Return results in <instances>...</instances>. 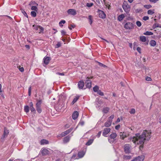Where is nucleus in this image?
Masks as SVG:
<instances>
[{
  "label": "nucleus",
  "mask_w": 161,
  "mask_h": 161,
  "mask_svg": "<svg viewBox=\"0 0 161 161\" xmlns=\"http://www.w3.org/2000/svg\"><path fill=\"white\" fill-rule=\"evenodd\" d=\"M71 136L68 135L64 137L63 139V142L64 143H66L68 142L70 139Z\"/></svg>",
  "instance_id": "ddd939ff"
},
{
  "label": "nucleus",
  "mask_w": 161,
  "mask_h": 161,
  "mask_svg": "<svg viewBox=\"0 0 161 161\" xmlns=\"http://www.w3.org/2000/svg\"><path fill=\"white\" fill-rule=\"evenodd\" d=\"M112 122V120L110 119H108V120L105 122L104 124V126L106 127H109L111 125Z\"/></svg>",
  "instance_id": "aec40b11"
},
{
  "label": "nucleus",
  "mask_w": 161,
  "mask_h": 161,
  "mask_svg": "<svg viewBox=\"0 0 161 161\" xmlns=\"http://www.w3.org/2000/svg\"><path fill=\"white\" fill-rule=\"evenodd\" d=\"M93 4L92 3H86V6L89 7H90L92 6H93Z\"/></svg>",
  "instance_id": "603ef678"
},
{
  "label": "nucleus",
  "mask_w": 161,
  "mask_h": 161,
  "mask_svg": "<svg viewBox=\"0 0 161 161\" xmlns=\"http://www.w3.org/2000/svg\"><path fill=\"white\" fill-rule=\"evenodd\" d=\"M33 27H34V29L36 31L38 30L39 27H40V29L41 30H40V31H44V28L42 26L39 25H33Z\"/></svg>",
  "instance_id": "dca6fc26"
},
{
  "label": "nucleus",
  "mask_w": 161,
  "mask_h": 161,
  "mask_svg": "<svg viewBox=\"0 0 161 161\" xmlns=\"http://www.w3.org/2000/svg\"><path fill=\"white\" fill-rule=\"evenodd\" d=\"M101 133V131H100L98 132L97 134V137L99 138L100 137V136Z\"/></svg>",
  "instance_id": "680f3d73"
},
{
  "label": "nucleus",
  "mask_w": 161,
  "mask_h": 161,
  "mask_svg": "<svg viewBox=\"0 0 161 161\" xmlns=\"http://www.w3.org/2000/svg\"><path fill=\"white\" fill-rule=\"evenodd\" d=\"M149 44L151 46L154 47L156 45V42L154 40H151L150 41Z\"/></svg>",
  "instance_id": "a878e982"
},
{
  "label": "nucleus",
  "mask_w": 161,
  "mask_h": 161,
  "mask_svg": "<svg viewBox=\"0 0 161 161\" xmlns=\"http://www.w3.org/2000/svg\"><path fill=\"white\" fill-rule=\"evenodd\" d=\"M84 124V122L83 121L81 120L79 122V124L83 126Z\"/></svg>",
  "instance_id": "13d9d810"
},
{
  "label": "nucleus",
  "mask_w": 161,
  "mask_h": 161,
  "mask_svg": "<svg viewBox=\"0 0 161 161\" xmlns=\"http://www.w3.org/2000/svg\"><path fill=\"white\" fill-rule=\"evenodd\" d=\"M75 27V25H71L69 26L68 28L69 30H71L72 28H74Z\"/></svg>",
  "instance_id": "a18cd8bd"
},
{
  "label": "nucleus",
  "mask_w": 161,
  "mask_h": 161,
  "mask_svg": "<svg viewBox=\"0 0 161 161\" xmlns=\"http://www.w3.org/2000/svg\"><path fill=\"white\" fill-rule=\"evenodd\" d=\"M151 132L150 130H144L141 134H137L136 136L131 139L135 144H140V148H143V145L145 140L149 141L151 138Z\"/></svg>",
  "instance_id": "f257e3e1"
},
{
  "label": "nucleus",
  "mask_w": 161,
  "mask_h": 161,
  "mask_svg": "<svg viewBox=\"0 0 161 161\" xmlns=\"http://www.w3.org/2000/svg\"><path fill=\"white\" fill-rule=\"evenodd\" d=\"M146 80L148 81H150L151 80V78L149 77H147L146 78Z\"/></svg>",
  "instance_id": "bf43d9fd"
},
{
  "label": "nucleus",
  "mask_w": 161,
  "mask_h": 161,
  "mask_svg": "<svg viewBox=\"0 0 161 161\" xmlns=\"http://www.w3.org/2000/svg\"><path fill=\"white\" fill-rule=\"evenodd\" d=\"M149 1L151 2L155 3L158 1V0H149Z\"/></svg>",
  "instance_id": "052dcab7"
},
{
  "label": "nucleus",
  "mask_w": 161,
  "mask_h": 161,
  "mask_svg": "<svg viewBox=\"0 0 161 161\" xmlns=\"http://www.w3.org/2000/svg\"><path fill=\"white\" fill-rule=\"evenodd\" d=\"M122 7L125 11L128 14L130 10V6L126 2H124L122 5Z\"/></svg>",
  "instance_id": "20e7f679"
},
{
  "label": "nucleus",
  "mask_w": 161,
  "mask_h": 161,
  "mask_svg": "<svg viewBox=\"0 0 161 161\" xmlns=\"http://www.w3.org/2000/svg\"><path fill=\"white\" fill-rule=\"evenodd\" d=\"M78 85L79 88L82 89L84 86V83L83 81L80 80L79 82Z\"/></svg>",
  "instance_id": "4468645a"
},
{
  "label": "nucleus",
  "mask_w": 161,
  "mask_h": 161,
  "mask_svg": "<svg viewBox=\"0 0 161 161\" xmlns=\"http://www.w3.org/2000/svg\"><path fill=\"white\" fill-rule=\"evenodd\" d=\"M21 11L22 13L24 15L25 17L28 18V15H27V14H26V13L25 12L23 9H21Z\"/></svg>",
  "instance_id": "4c0bfd02"
},
{
  "label": "nucleus",
  "mask_w": 161,
  "mask_h": 161,
  "mask_svg": "<svg viewBox=\"0 0 161 161\" xmlns=\"http://www.w3.org/2000/svg\"><path fill=\"white\" fill-rule=\"evenodd\" d=\"M129 112L130 114H134L136 112V110L134 108H132Z\"/></svg>",
  "instance_id": "a19ab883"
},
{
  "label": "nucleus",
  "mask_w": 161,
  "mask_h": 161,
  "mask_svg": "<svg viewBox=\"0 0 161 161\" xmlns=\"http://www.w3.org/2000/svg\"><path fill=\"white\" fill-rule=\"evenodd\" d=\"M85 154V152L83 151H81L78 153V158H82Z\"/></svg>",
  "instance_id": "f3484780"
},
{
  "label": "nucleus",
  "mask_w": 161,
  "mask_h": 161,
  "mask_svg": "<svg viewBox=\"0 0 161 161\" xmlns=\"http://www.w3.org/2000/svg\"><path fill=\"white\" fill-rule=\"evenodd\" d=\"M111 129L109 128H104L103 132V135L104 136L107 137V135L110 131Z\"/></svg>",
  "instance_id": "6e6552de"
},
{
  "label": "nucleus",
  "mask_w": 161,
  "mask_h": 161,
  "mask_svg": "<svg viewBox=\"0 0 161 161\" xmlns=\"http://www.w3.org/2000/svg\"><path fill=\"white\" fill-rule=\"evenodd\" d=\"M93 142V140L90 139L86 143V145L89 146Z\"/></svg>",
  "instance_id": "473e14b6"
},
{
  "label": "nucleus",
  "mask_w": 161,
  "mask_h": 161,
  "mask_svg": "<svg viewBox=\"0 0 161 161\" xmlns=\"http://www.w3.org/2000/svg\"><path fill=\"white\" fill-rule=\"evenodd\" d=\"M61 46V43L60 42H58L55 46V47L56 48H58L60 47Z\"/></svg>",
  "instance_id": "864d4df0"
},
{
  "label": "nucleus",
  "mask_w": 161,
  "mask_h": 161,
  "mask_svg": "<svg viewBox=\"0 0 161 161\" xmlns=\"http://www.w3.org/2000/svg\"><path fill=\"white\" fill-rule=\"evenodd\" d=\"M144 7L147 9L150 8L152 7V6L151 5H145L144 6Z\"/></svg>",
  "instance_id": "49530a36"
},
{
  "label": "nucleus",
  "mask_w": 161,
  "mask_h": 161,
  "mask_svg": "<svg viewBox=\"0 0 161 161\" xmlns=\"http://www.w3.org/2000/svg\"><path fill=\"white\" fill-rule=\"evenodd\" d=\"M88 19L90 24L91 25L92 23V17L91 15H89L88 16Z\"/></svg>",
  "instance_id": "c9c22d12"
},
{
  "label": "nucleus",
  "mask_w": 161,
  "mask_h": 161,
  "mask_svg": "<svg viewBox=\"0 0 161 161\" xmlns=\"http://www.w3.org/2000/svg\"><path fill=\"white\" fill-rule=\"evenodd\" d=\"M23 160L20 159H15L14 161H22Z\"/></svg>",
  "instance_id": "774afa93"
},
{
  "label": "nucleus",
  "mask_w": 161,
  "mask_h": 161,
  "mask_svg": "<svg viewBox=\"0 0 161 161\" xmlns=\"http://www.w3.org/2000/svg\"><path fill=\"white\" fill-rule=\"evenodd\" d=\"M31 15L33 17H35L36 16V13L34 11H32L31 12Z\"/></svg>",
  "instance_id": "e433bc0d"
},
{
  "label": "nucleus",
  "mask_w": 161,
  "mask_h": 161,
  "mask_svg": "<svg viewBox=\"0 0 161 161\" xmlns=\"http://www.w3.org/2000/svg\"><path fill=\"white\" fill-rule=\"evenodd\" d=\"M42 153L43 155H45L48 154L49 153V151L47 149L44 148L42 150Z\"/></svg>",
  "instance_id": "6ab92c4d"
},
{
  "label": "nucleus",
  "mask_w": 161,
  "mask_h": 161,
  "mask_svg": "<svg viewBox=\"0 0 161 161\" xmlns=\"http://www.w3.org/2000/svg\"><path fill=\"white\" fill-rule=\"evenodd\" d=\"M119 136L121 138L124 139L125 138L129 136V134L125 132H120L119 133Z\"/></svg>",
  "instance_id": "9b49d317"
},
{
  "label": "nucleus",
  "mask_w": 161,
  "mask_h": 161,
  "mask_svg": "<svg viewBox=\"0 0 161 161\" xmlns=\"http://www.w3.org/2000/svg\"><path fill=\"white\" fill-rule=\"evenodd\" d=\"M73 130V128H71L66 130L65 131L62 132L61 134L58 135L57 136V138H58V139H60L62 137L67 135L69 133H70L72 130Z\"/></svg>",
  "instance_id": "f03ea898"
},
{
  "label": "nucleus",
  "mask_w": 161,
  "mask_h": 161,
  "mask_svg": "<svg viewBox=\"0 0 161 161\" xmlns=\"http://www.w3.org/2000/svg\"><path fill=\"white\" fill-rule=\"evenodd\" d=\"M143 34L145 35H152L153 34V33L151 32L147 31L146 32L144 33Z\"/></svg>",
  "instance_id": "2f4dec72"
},
{
  "label": "nucleus",
  "mask_w": 161,
  "mask_h": 161,
  "mask_svg": "<svg viewBox=\"0 0 161 161\" xmlns=\"http://www.w3.org/2000/svg\"><path fill=\"white\" fill-rule=\"evenodd\" d=\"M125 17V15L124 14H121L119 15L118 17V20L119 21H121L123 20L124 18Z\"/></svg>",
  "instance_id": "4be33fe9"
},
{
  "label": "nucleus",
  "mask_w": 161,
  "mask_h": 161,
  "mask_svg": "<svg viewBox=\"0 0 161 161\" xmlns=\"http://www.w3.org/2000/svg\"><path fill=\"white\" fill-rule=\"evenodd\" d=\"M144 157L143 156H138L131 161H143Z\"/></svg>",
  "instance_id": "9d476101"
},
{
  "label": "nucleus",
  "mask_w": 161,
  "mask_h": 161,
  "mask_svg": "<svg viewBox=\"0 0 161 161\" xmlns=\"http://www.w3.org/2000/svg\"><path fill=\"white\" fill-rule=\"evenodd\" d=\"M134 25L132 22H127L124 25V28L127 30H131L134 29Z\"/></svg>",
  "instance_id": "7ed1b4c3"
},
{
  "label": "nucleus",
  "mask_w": 161,
  "mask_h": 161,
  "mask_svg": "<svg viewBox=\"0 0 161 161\" xmlns=\"http://www.w3.org/2000/svg\"><path fill=\"white\" fill-rule=\"evenodd\" d=\"M157 27L161 28V25L155 23L153 26V29Z\"/></svg>",
  "instance_id": "c85d7f7f"
},
{
  "label": "nucleus",
  "mask_w": 161,
  "mask_h": 161,
  "mask_svg": "<svg viewBox=\"0 0 161 161\" xmlns=\"http://www.w3.org/2000/svg\"><path fill=\"white\" fill-rule=\"evenodd\" d=\"M41 145L47 144L49 143L48 142L47 140L45 139L42 140L40 142Z\"/></svg>",
  "instance_id": "b1692460"
},
{
  "label": "nucleus",
  "mask_w": 161,
  "mask_h": 161,
  "mask_svg": "<svg viewBox=\"0 0 161 161\" xmlns=\"http://www.w3.org/2000/svg\"><path fill=\"white\" fill-rule=\"evenodd\" d=\"M66 22L65 20H62L59 23V25L60 27L63 26V25L62 24V23L64 24Z\"/></svg>",
  "instance_id": "f704fd0d"
},
{
  "label": "nucleus",
  "mask_w": 161,
  "mask_h": 161,
  "mask_svg": "<svg viewBox=\"0 0 161 161\" xmlns=\"http://www.w3.org/2000/svg\"><path fill=\"white\" fill-rule=\"evenodd\" d=\"M131 157L130 156L125 155L124 156V158L125 159H129L131 158Z\"/></svg>",
  "instance_id": "ea45409f"
},
{
  "label": "nucleus",
  "mask_w": 161,
  "mask_h": 161,
  "mask_svg": "<svg viewBox=\"0 0 161 161\" xmlns=\"http://www.w3.org/2000/svg\"><path fill=\"white\" fill-rule=\"evenodd\" d=\"M79 115V113L77 111H74L72 114V118L74 119H76Z\"/></svg>",
  "instance_id": "412c9836"
},
{
  "label": "nucleus",
  "mask_w": 161,
  "mask_h": 161,
  "mask_svg": "<svg viewBox=\"0 0 161 161\" xmlns=\"http://www.w3.org/2000/svg\"><path fill=\"white\" fill-rule=\"evenodd\" d=\"M103 1H104V4L106 7L108 8L110 6V3L109 2L105 1V0H103Z\"/></svg>",
  "instance_id": "72a5a7b5"
},
{
  "label": "nucleus",
  "mask_w": 161,
  "mask_h": 161,
  "mask_svg": "<svg viewBox=\"0 0 161 161\" xmlns=\"http://www.w3.org/2000/svg\"><path fill=\"white\" fill-rule=\"evenodd\" d=\"M97 92L99 95H100V96H103L104 95L103 93L102 92L101 90H99Z\"/></svg>",
  "instance_id": "8fccbe9b"
},
{
  "label": "nucleus",
  "mask_w": 161,
  "mask_h": 161,
  "mask_svg": "<svg viewBox=\"0 0 161 161\" xmlns=\"http://www.w3.org/2000/svg\"><path fill=\"white\" fill-rule=\"evenodd\" d=\"M24 110L25 112L28 113L29 111V107L27 105L25 106L24 107Z\"/></svg>",
  "instance_id": "c756f323"
},
{
  "label": "nucleus",
  "mask_w": 161,
  "mask_h": 161,
  "mask_svg": "<svg viewBox=\"0 0 161 161\" xmlns=\"http://www.w3.org/2000/svg\"><path fill=\"white\" fill-rule=\"evenodd\" d=\"M154 13V12L151 10H149L147 11V14H149L152 15Z\"/></svg>",
  "instance_id": "79ce46f5"
},
{
  "label": "nucleus",
  "mask_w": 161,
  "mask_h": 161,
  "mask_svg": "<svg viewBox=\"0 0 161 161\" xmlns=\"http://www.w3.org/2000/svg\"><path fill=\"white\" fill-rule=\"evenodd\" d=\"M61 35L62 36H64V35H65L66 34V33L65 31L64 30H61Z\"/></svg>",
  "instance_id": "3c124183"
},
{
  "label": "nucleus",
  "mask_w": 161,
  "mask_h": 161,
  "mask_svg": "<svg viewBox=\"0 0 161 161\" xmlns=\"http://www.w3.org/2000/svg\"><path fill=\"white\" fill-rule=\"evenodd\" d=\"M8 133H9L8 130L6 127H4V129L3 134V137H3V138H4V137H7L8 136Z\"/></svg>",
  "instance_id": "2eb2a0df"
},
{
  "label": "nucleus",
  "mask_w": 161,
  "mask_h": 161,
  "mask_svg": "<svg viewBox=\"0 0 161 161\" xmlns=\"http://www.w3.org/2000/svg\"><path fill=\"white\" fill-rule=\"evenodd\" d=\"M30 110L32 112H33L34 113H36V110L35 108L33 107H31L30 108Z\"/></svg>",
  "instance_id": "c03bdc74"
},
{
  "label": "nucleus",
  "mask_w": 161,
  "mask_h": 161,
  "mask_svg": "<svg viewBox=\"0 0 161 161\" xmlns=\"http://www.w3.org/2000/svg\"><path fill=\"white\" fill-rule=\"evenodd\" d=\"M114 117V116L113 115H111L109 118H108V119H110L111 120H112V119H113Z\"/></svg>",
  "instance_id": "e2e57ef3"
},
{
  "label": "nucleus",
  "mask_w": 161,
  "mask_h": 161,
  "mask_svg": "<svg viewBox=\"0 0 161 161\" xmlns=\"http://www.w3.org/2000/svg\"><path fill=\"white\" fill-rule=\"evenodd\" d=\"M50 58L48 57H45L43 58L44 63L46 64H47L50 60Z\"/></svg>",
  "instance_id": "a211bd4d"
},
{
  "label": "nucleus",
  "mask_w": 161,
  "mask_h": 161,
  "mask_svg": "<svg viewBox=\"0 0 161 161\" xmlns=\"http://www.w3.org/2000/svg\"><path fill=\"white\" fill-rule=\"evenodd\" d=\"M25 47L29 49L30 48V47L29 45H25Z\"/></svg>",
  "instance_id": "69168bd1"
},
{
  "label": "nucleus",
  "mask_w": 161,
  "mask_h": 161,
  "mask_svg": "<svg viewBox=\"0 0 161 161\" xmlns=\"http://www.w3.org/2000/svg\"><path fill=\"white\" fill-rule=\"evenodd\" d=\"M31 9L32 10H34L36 11H37V8L35 6H32L31 7Z\"/></svg>",
  "instance_id": "37998d69"
},
{
  "label": "nucleus",
  "mask_w": 161,
  "mask_h": 161,
  "mask_svg": "<svg viewBox=\"0 0 161 161\" xmlns=\"http://www.w3.org/2000/svg\"><path fill=\"white\" fill-rule=\"evenodd\" d=\"M109 110V108H108L106 107L104 108L103 109V112L104 113H108Z\"/></svg>",
  "instance_id": "7c9ffc66"
},
{
  "label": "nucleus",
  "mask_w": 161,
  "mask_h": 161,
  "mask_svg": "<svg viewBox=\"0 0 161 161\" xmlns=\"http://www.w3.org/2000/svg\"><path fill=\"white\" fill-rule=\"evenodd\" d=\"M136 25L138 27H140L142 25V24L141 22L138 21L136 22Z\"/></svg>",
  "instance_id": "09e8293b"
},
{
  "label": "nucleus",
  "mask_w": 161,
  "mask_h": 161,
  "mask_svg": "<svg viewBox=\"0 0 161 161\" xmlns=\"http://www.w3.org/2000/svg\"><path fill=\"white\" fill-rule=\"evenodd\" d=\"M78 158H79L77 157V156L76 154H74L71 158V159H77Z\"/></svg>",
  "instance_id": "de8ad7c7"
},
{
  "label": "nucleus",
  "mask_w": 161,
  "mask_h": 161,
  "mask_svg": "<svg viewBox=\"0 0 161 161\" xmlns=\"http://www.w3.org/2000/svg\"><path fill=\"white\" fill-rule=\"evenodd\" d=\"M143 19L144 20H147L149 19V17L147 16H145L143 17Z\"/></svg>",
  "instance_id": "5fc2aeb1"
},
{
  "label": "nucleus",
  "mask_w": 161,
  "mask_h": 161,
  "mask_svg": "<svg viewBox=\"0 0 161 161\" xmlns=\"http://www.w3.org/2000/svg\"><path fill=\"white\" fill-rule=\"evenodd\" d=\"M98 64H99V65L101 67H106V66L105 65L100 63L98 62Z\"/></svg>",
  "instance_id": "6e6d98bb"
},
{
  "label": "nucleus",
  "mask_w": 161,
  "mask_h": 161,
  "mask_svg": "<svg viewBox=\"0 0 161 161\" xmlns=\"http://www.w3.org/2000/svg\"><path fill=\"white\" fill-rule=\"evenodd\" d=\"M99 87L97 86H95L93 88V90L95 92H97L99 90Z\"/></svg>",
  "instance_id": "cd10ccee"
},
{
  "label": "nucleus",
  "mask_w": 161,
  "mask_h": 161,
  "mask_svg": "<svg viewBox=\"0 0 161 161\" xmlns=\"http://www.w3.org/2000/svg\"><path fill=\"white\" fill-rule=\"evenodd\" d=\"M140 41L143 42H145L146 41V37L145 36H141L140 37Z\"/></svg>",
  "instance_id": "bb28decb"
},
{
  "label": "nucleus",
  "mask_w": 161,
  "mask_h": 161,
  "mask_svg": "<svg viewBox=\"0 0 161 161\" xmlns=\"http://www.w3.org/2000/svg\"><path fill=\"white\" fill-rule=\"evenodd\" d=\"M124 147V151L126 153H128L130 152L131 146L130 144H125Z\"/></svg>",
  "instance_id": "423d86ee"
},
{
  "label": "nucleus",
  "mask_w": 161,
  "mask_h": 161,
  "mask_svg": "<svg viewBox=\"0 0 161 161\" xmlns=\"http://www.w3.org/2000/svg\"><path fill=\"white\" fill-rule=\"evenodd\" d=\"M98 14L99 17L102 19H104L106 17V14L104 13L101 10L98 11Z\"/></svg>",
  "instance_id": "f8f14e48"
},
{
  "label": "nucleus",
  "mask_w": 161,
  "mask_h": 161,
  "mask_svg": "<svg viewBox=\"0 0 161 161\" xmlns=\"http://www.w3.org/2000/svg\"><path fill=\"white\" fill-rule=\"evenodd\" d=\"M93 77H92L91 78L87 77L86 79L87 80L85 81L86 86V87L89 88H90L92 86V82L91 81L89 80L90 78L92 79Z\"/></svg>",
  "instance_id": "0eeeda50"
},
{
  "label": "nucleus",
  "mask_w": 161,
  "mask_h": 161,
  "mask_svg": "<svg viewBox=\"0 0 161 161\" xmlns=\"http://www.w3.org/2000/svg\"><path fill=\"white\" fill-rule=\"evenodd\" d=\"M80 97V96L78 95H77L74 98L71 104L73 105L74 104L76 101L78 100L79 99Z\"/></svg>",
  "instance_id": "5701e85b"
},
{
  "label": "nucleus",
  "mask_w": 161,
  "mask_h": 161,
  "mask_svg": "<svg viewBox=\"0 0 161 161\" xmlns=\"http://www.w3.org/2000/svg\"><path fill=\"white\" fill-rule=\"evenodd\" d=\"M37 102L36 104V107H41V104L42 103V100H37Z\"/></svg>",
  "instance_id": "393cba45"
},
{
  "label": "nucleus",
  "mask_w": 161,
  "mask_h": 161,
  "mask_svg": "<svg viewBox=\"0 0 161 161\" xmlns=\"http://www.w3.org/2000/svg\"><path fill=\"white\" fill-rule=\"evenodd\" d=\"M137 50L138 51V52L139 53H141V49L140 47H137Z\"/></svg>",
  "instance_id": "0e129e2a"
},
{
  "label": "nucleus",
  "mask_w": 161,
  "mask_h": 161,
  "mask_svg": "<svg viewBox=\"0 0 161 161\" xmlns=\"http://www.w3.org/2000/svg\"><path fill=\"white\" fill-rule=\"evenodd\" d=\"M19 70L21 72H23L24 71V68L23 67L19 69Z\"/></svg>",
  "instance_id": "338daca9"
},
{
  "label": "nucleus",
  "mask_w": 161,
  "mask_h": 161,
  "mask_svg": "<svg viewBox=\"0 0 161 161\" xmlns=\"http://www.w3.org/2000/svg\"><path fill=\"white\" fill-rule=\"evenodd\" d=\"M117 136V134L115 132H113L110 135L108 138V141L110 143H113Z\"/></svg>",
  "instance_id": "39448f33"
},
{
  "label": "nucleus",
  "mask_w": 161,
  "mask_h": 161,
  "mask_svg": "<svg viewBox=\"0 0 161 161\" xmlns=\"http://www.w3.org/2000/svg\"><path fill=\"white\" fill-rule=\"evenodd\" d=\"M56 74L57 75H61V76H64V73H59V72H57V73H56Z\"/></svg>",
  "instance_id": "4d7b16f0"
},
{
  "label": "nucleus",
  "mask_w": 161,
  "mask_h": 161,
  "mask_svg": "<svg viewBox=\"0 0 161 161\" xmlns=\"http://www.w3.org/2000/svg\"><path fill=\"white\" fill-rule=\"evenodd\" d=\"M36 108L38 113H40L42 112V109L41 107H36Z\"/></svg>",
  "instance_id": "58836bf2"
},
{
  "label": "nucleus",
  "mask_w": 161,
  "mask_h": 161,
  "mask_svg": "<svg viewBox=\"0 0 161 161\" xmlns=\"http://www.w3.org/2000/svg\"><path fill=\"white\" fill-rule=\"evenodd\" d=\"M67 13L69 15L74 16L76 14V10L74 9H69L67 11Z\"/></svg>",
  "instance_id": "1a4fd4ad"
}]
</instances>
